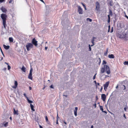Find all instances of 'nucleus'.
<instances>
[{"label": "nucleus", "instance_id": "f257e3e1", "mask_svg": "<svg viewBox=\"0 0 128 128\" xmlns=\"http://www.w3.org/2000/svg\"><path fill=\"white\" fill-rule=\"evenodd\" d=\"M106 70V73L108 74H110V72L109 67L107 65H104V67L101 68L100 70L101 72L102 73H104L105 72Z\"/></svg>", "mask_w": 128, "mask_h": 128}, {"label": "nucleus", "instance_id": "f03ea898", "mask_svg": "<svg viewBox=\"0 0 128 128\" xmlns=\"http://www.w3.org/2000/svg\"><path fill=\"white\" fill-rule=\"evenodd\" d=\"M7 16V15L5 14H2L1 15V18L2 20L3 24L5 28H6V21Z\"/></svg>", "mask_w": 128, "mask_h": 128}, {"label": "nucleus", "instance_id": "7ed1b4c3", "mask_svg": "<svg viewBox=\"0 0 128 128\" xmlns=\"http://www.w3.org/2000/svg\"><path fill=\"white\" fill-rule=\"evenodd\" d=\"M34 46L31 43H28L26 46V49L28 51L30 50Z\"/></svg>", "mask_w": 128, "mask_h": 128}, {"label": "nucleus", "instance_id": "20e7f679", "mask_svg": "<svg viewBox=\"0 0 128 128\" xmlns=\"http://www.w3.org/2000/svg\"><path fill=\"white\" fill-rule=\"evenodd\" d=\"M32 44L34 45L35 46H37L38 44V41L36 40L35 38H33L32 41Z\"/></svg>", "mask_w": 128, "mask_h": 128}, {"label": "nucleus", "instance_id": "39448f33", "mask_svg": "<svg viewBox=\"0 0 128 128\" xmlns=\"http://www.w3.org/2000/svg\"><path fill=\"white\" fill-rule=\"evenodd\" d=\"M96 6L95 9L97 11H99L100 9V6L99 3L98 2H96Z\"/></svg>", "mask_w": 128, "mask_h": 128}, {"label": "nucleus", "instance_id": "423d86ee", "mask_svg": "<svg viewBox=\"0 0 128 128\" xmlns=\"http://www.w3.org/2000/svg\"><path fill=\"white\" fill-rule=\"evenodd\" d=\"M110 83L109 82H106L105 84H104V90L106 91L108 87L109 84Z\"/></svg>", "mask_w": 128, "mask_h": 128}, {"label": "nucleus", "instance_id": "0eeeda50", "mask_svg": "<svg viewBox=\"0 0 128 128\" xmlns=\"http://www.w3.org/2000/svg\"><path fill=\"white\" fill-rule=\"evenodd\" d=\"M125 34V32H124L122 33H120V34H118V36L121 38H124L125 37L124 36Z\"/></svg>", "mask_w": 128, "mask_h": 128}, {"label": "nucleus", "instance_id": "6e6552de", "mask_svg": "<svg viewBox=\"0 0 128 128\" xmlns=\"http://www.w3.org/2000/svg\"><path fill=\"white\" fill-rule=\"evenodd\" d=\"M32 69L31 68L30 70V73L28 76V78L31 80H32Z\"/></svg>", "mask_w": 128, "mask_h": 128}, {"label": "nucleus", "instance_id": "1a4fd4ad", "mask_svg": "<svg viewBox=\"0 0 128 128\" xmlns=\"http://www.w3.org/2000/svg\"><path fill=\"white\" fill-rule=\"evenodd\" d=\"M78 12L80 14H83L82 10L81 7L79 6H78Z\"/></svg>", "mask_w": 128, "mask_h": 128}, {"label": "nucleus", "instance_id": "9d476101", "mask_svg": "<svg viewBox=\"0 0 128 128\" xmlns=\"http://www.w3.org/2000/svg\"><path fill=\"white\" fill-rule=\"evenodd\" d=\"M2 126H1L2 127L3 126L5 127H6L8 125V122H4L2 124H1Z\"/></svg>", "mask_w": 128, "mask_h": 128}, {"label": "nucleus", "instance_id": "9b49d317", "mask_svg": "<svg viewBox=\"0 0 128 128\" xmlns=\"http://www.w3.org/2000/svg\"><path fill=\"white\" fill-rule=\"evenodd\" d=\"M24 96L26 98L27 100L29 103H32V101L28 99V97L26 96V94L25 93L24 94Z\"/></svg>", "mask_w": 128, "mask_h": 128}, {"label": "nucleus", "instance_id": "f8f14e48", "mask_svg": "<svg viewBox=\"0 0 128 128\" xmlns=\"http://www.w3.org/2000/svg\"><path fill=\"white\" fill-rule=\"evenodd\" d=\"M106 96L104 94H102L101 96V98L103 100V101H104L106 99Z\"/></svg>", "mask_w": 128, "mask_h": 128}, {"label": "nucleus", "instance_id": "ddd939ff", "mask_svg": "<svg viewBox=\"0 0 128 128\" xmlns=\"http://www.w3.org/2000/svg\"><path fill=\"white\" fill-rule=\"evenodd\" d=\"M14 86H12V88H16L17 87L18 84L17 81H14Z\"/></svg>", "mask_w": 128, "mask_h": 128}, {"label": "nucleus", "instance_id": "4468645a", "mask_svg": "<svg viewBox=\"0 0 128 128\" xmlns=\"http://www.w3.org/2000/svg\"><path fill=\"white\" fill-rule=\"evenodd\" d=\"M1 9L2 12L5 13H6L7 11V10L3 7L1 8Z\"/></svg>", "mask_w": 128, "mask_h": 128}, {"label": "nucleus", "instance_id": "2eb2a0df", "mask_svg": "<svg viewBox=\"0 0 128 128\" xmlns=\"http://www.w3.org/2000/svg\"><path fill=\"white\" fill-rule=\"evenodd\" d=\"M108 57L110 58H114L115 56L113 54H110L108 55Z\"/></svg>", "mask_w": 128, "mask_h": 128}, {"label": "nucleus", "instance_id": "dca6fc26", "mask_svg": "<svg viewBox=\"0 0 128 128\" xmlns=\"http://www.w3.org/2000/svg\"><path fill=\"white\" fill-rule=\"evenodd\" d=\"M3 46L4 48V49H5L6 50H8L10 48V46H6L5 44H4L3 45Z\"/></svg>", "mask_w": 128, "mask_h": 128}, {"label": "nucleus", "instance_id": "f3484780", "mask_svg": "<svg viewBox=\"0 0 128 128\" xmlns=\"http://www.w3.org/2000/svg\"><path fill=\"white\" fill-rule=\"evenodd\" d=\"M14 112H13V114H16L18 115V110H15L14 108Z\"/></svg>", "mask_w": 128, "mask_h": 128}, {"label": "nucleus", "instance_id": "a211bd4d", "mask_svg": "<svg viewBox=\"0 0 128 128\" xmlns=\"http://www.w3.org/2000/svg\"><path fill=\"white\" fill-rule=\"evenodd\" d=\"M30 106L31 108V109L33 111H34L35 110L34 109V106L32 105L31 103H30Z\"/></svg>", "mask_w": 128, "mask_h": 128}, {"label": "nucleus", "instance_id": "6ab92c4d", "mask_svg": "<svg viewBox=\"0 0 128 128\" xmlns=\"http://www.w3.org/2000/svg\"><path fill=\"white\" fill-rule=\"evenodd\" d=\"M21 70L24 72H25L26 71V68L24 66H23L21 68Z\"/></svg>", "mask_w": 128, "mask_h": 128}, {"label": "nucleus", "instance_id": "aec40b11", "mask_svg": "<svg viewBox=\"0 0 128 128\" xmlns=\"http://www.w3.org/2000/svg\"><path fill=\"white\" fill-rule=\"evenodd\" d=\"M97 62H98V64L100 65L101 62V60L100 58H98V59L97 60Z\"/></svg>", "mask_w": 128, "mask_h": 128}, {"label": "nucleus", "instance_id": "412c9836", "mask_svg": "<svg viewBox=\"0 0 128 128\" xmlns=\"http://www.w3.org/2000/svg\"><path fill=\"white\" fill-rule=\"evenodd\" d=\"M45 118L46 122H47L48 123V124H49V123H50V122L48 120L47 116H45Z\"/></svg>", "mask_w": 128, "mask_h": 128}, {"label": "nucleus", "instance_id": "4be33fe9", "mask_svg": "<svg viewBox=\"0 0 128 128\" xmlns=\"http://www.w3.org/2000/svg\"><path fill=\"white\" fill-rule=\"evenodd\" d=\"M125 36V37L124 38H128V33H126L125 32V34L124 36Z\"/></svg>", "mask_w": 128, "mask_h": 128}, {"label": "nucleus", "instance_id": "5701e85b", "mask_svg": "<svg viewBox=\"0 0 128 128\" xmlns=\"http://www.w3.org/2000/svg\"><path fill=\"white\" fill-rule=\"evenodd\" d=\"M9 40L10 42H13V39L12 38L10 37L9 38Z\"/></svg>", "mask_w": 128, "mask_h": 128}, {"label": "nucleus", "instance_id": "b1692460", "mask_svg": "<svg viewBox=\"0 0 128 128\" xmlns=\"http://www.w3.org/2000/svg\"><path fill=\"white\" fill-rule=\"evenodd\" d=\"M109 15H110V16H112V12L110 10H109Z\"/></svg>", "mask_w": 128, "mask_h": 128}, {"label": "nucleus", "instance_id": "393cba45", "mask_svg": "<svg viewBox=\"0 0 128 128\" xmlns=\"http://www.w3.org/2000/svg\"><path fill=\"white\" fill-rule=\"evenodd\" d=\"M108 22H110V16L109 15H108Z\"/></svg>", "mask_w": 128, "mask_h": 128}, {"label": "nucleus", "instance_id": "a878e982", "mask_svg": "<svg viewBox=\"0 0 128 128\" xmlns=\"http://www.w3.org/2000/svg\"><path fill=\"white\" fill-rule=\"evenodd\" d=\"M108 49L107 48L106 49V52L104 53V55L106 56L108 54Z\"/></svg>", "mask_w": 128, "mask_h": 128}, {"label": "nucleus", "instance_id": "bb28decb", "mask_svg": "<svg viewBox=\"0 0 128 128\" xmlns=\"http://www.w3.org/2000/svg\"><path fill=\"white\" fill-rule=\"evenodd\" d=\"M95 39H96V38L94 37H93L92 39V40L91 42H94Z\"/></svg>", "mask_w": 128, "mask_h": 128}, {"label": "nucleus", "instance_id": "cd10ccee", "mask_svg": "<svg viewBox=\"0 0 128 128\" xmlns=\"http://www.w3.org/2000/svg\"><path fill=\"white\" fill-rule=\"evenodd\" d=\"M107 63L106 62L105 60H103L102 63L103 64H106Z\"/></svg>", "mask_w": 128, "mask_h": 128}, {"label": "nucleus", "instance_id": "c85d7f7f", "mask_svg": "<svg viewBox=\"0 0 128 128\" xmlns=\"http://www.w3.org/2000/svg\"><path fill=\"white\" fill-rule=\"evenodd\" d=\"M124 65L128 64V61L125 62L124 63Z\"/></svg>", "mask_w": 128, "mask_h": 128}, {"label": "nucleus", "instance_id": "c756f323", "mask_svg": "<svg viewBox=\"0 0 128 128\" xmlns=\"http://www.w3.org/2000/svg\"><path fill=\"white\" fill-rule=\"evenodd\" d=\"M78 109V107H76L75 108V109L74 110V112H77V111Z\"/></svg>", "mask_w": 128, "mask_h": 128}, {"label": "nucleus", "instance_id": "7c9ffc66", "mask_svg": "<svg viewBox=\"0 0 128 128\" xmlns=\"http://www.w3.org/2000/svg\"><path fill=\"white\" fill-rule=\"evenodd\" d=\"M100 110L102 111L103 110V109L102 108V106H100Z\"/></svg>", "mask_w": 128, "mask_h": 128}, {"label": "nucleus", "instance_id": "2f4dec72", "mask_svg": "<svg viewBox=\"0 0 128 128\" xmlns=\"http://www.w3.org/2000/svg\"><path fill=\"white\" fill-rule=\"evenodd\" d=\"M87 20H89V21L90 22H91L92 21V20L91 19L89 18H87Z\"/></svg>", "mask_w": 128, "mask_h": 128}, {"label": "nucleus", "instance_id": "473e14b6", "mask_svg": "<svg viewBox=\"0 0 128 128\" xmlns=\"http://www.w3.org/2000/svg\"><path fill=\"white\" fill-rule=\"evenodd\" d=\"M96 74L95 75H94V77H93V80H94L95 79V78H96Z\"/></svg>", "mask_w": 128, "mask_h": 128}, {"label": "nucleus", "instance_id": "72a5a7b5", "mask_svg": "<svg viewBox=\"0 0 128 128\" xmlns=\"http://www.w3.org/2000/svg\"><path fill=\"white\" fill-rule=\"evenodd\" d=\"M11 68V67L9 65L8 66V69L9 70Z\"/></svg>", "mask_w": 128, "mask_h": 128}, {"label": "nucleus", "instance_id": "f704fd0d", "mask_svg": "<svg viewBox=\"0 0 128 128\" xmlns=\"http://www.w3.org/2000/svg\"><path fill=\"white\" fill-rule=\"evenodd\" d=\"M74 115L76 116H77V112H74Z\"/></svg>", "mask_w": 128, "mask_h": 128}, {"label": "nucleus", "instance_id": "c9c22d12", "mask_svg": "<svg viewBox=\"0 0 128 128\" xmlns=\"http://www.w3.org/2000/svg\"><path fill=\"white\" fill-rule=\"evenodd\" d=\"M81 4L84 8H85L86 6L82 2Z\"/></svg>", "mask_w": 128, "mask_h": 128}, {"label": "nucleus", "instance_id": "e433bc0d", "mask_svg": "<svg viewBox=\"0 0 128 128\" xmlns=\"http://www.w3.org/2000/svg\"><path fill=\"white\" fill-rule=\"evenodd\" d=\"M13 0H10L9 2V3L10 4L13 1Z\"/></svg>", "mask_w": 128, "mask_h": 128}, {"label": "nucleus", "instance_id": "4c0bfd02", "mask_svg": "<svg viewBox=\"0 0 128 128\" xmlns=\"http://www.w3.org/2000/svg\"><path fill=\"white\" fill-rule=\"evenodd\" d=\"M59 118V117L58 116V114H57V118H56V120H58V119Z\"/></svg>", "mask_w": 128, "mask_h": 128}, {"label": "nucleus", "instance_id": "58836bf2", "mask_svg": "<svg viewBox=\"0 0 128 128\" xmlns=\"http://www.w3.org/2000/svg\"><path fill=\"white\" fill-rule=\"evenodd\" d=\"M114 29H113V27L112 28V29L110 31V32L112 33V32L113 31Z\"/></svg>", "mask_w": 128, "mask_h": 128}, {"label": "nucleus", "instance_id": "ea45409f", "mask_svg": "<svg viewBox=\"0 0 128 128\" xmlns=\"http://www.w3.org/2000/svg\"><path fill=\"white\" fill-rule=\"evenodd\" d=\"M94 106V108H96V103L95 104H94L93 105Z\"/></svg>", "mask_w": 128, "mask_h": 128}, {"label": "nucleus", "instance_id": "a19ab883", "mask_svg": "<svg viewBox=\"0 0 128 128\" xmlns=\"http://www.w3.org/2000/svg\"><path fill=\"white\" fill-rule=\"evenodd\" d=\"M92 43V44L91 45V46H92L94 45V42H91Z\"/></svg>", "mask_w": 128, "mask_h": 128}, {"label": "nucleus", "instance_id": "79ce46f5", "mask_svg": "<svg viewBox=\"0 0 128 128\" xmlns=\"http://www.w3.org/2000/svg\"><path fill=\"white\" fill-rule=\"evenodd\" d=\"M89 50H90V51H91V48L90 47V45L89 44Z\"/></svg>", "mask_w": 128, "mask_h": 128}, {"label": "nucleus", "instance_id": "37998d69", "mask_svg": "<svg viewBox=\"0 0 128 128\" xmlns=\"http://www.w3.org/2000/svg\"><path fill=\"white\" fill-rule=\"evenodd\" d=\"M50 88H54V87H53V86L52 85L50 86Z\"/></svg>", "mask_w": 128, "mask_h": 128}, {"label": "nucleus", "instance_id": "c03bdc74", "mask_svg": "<svg viewBox=\"0 0 128 128\" xmlns=\"http://www.w3.org/2000/svg\"><path fill=\"white\" fill-rule=\"evenodd\" d=\"M58 120H56V124H58Z\"/></svg>", "mask_w": 128, "mask_h": 128}, {"label": "nucleus", "instance_id": "a18cd8bd", "mask_svg": "<svg viewBox=\"0 0 128 128\" xmlns=\"http://www.w3.org/2000/svg\"><path fill=\"white\" fill-rule=\"evenodd\" d=\"M4 0H0V2H4Z\"/></svg>", "mask_w": 128, "mask_h": 128}, {"label": "nucleus", "instance_id": "49530a36", "mask_svg": "<svg viewBox=\"0 0 128 128\" xmlns=\"http://www.w3.org/2000/svg\"><path fill=\"white\" fill-rule=\"evenodd\" d=\"M40 0L42 2L44 3V2L43 0Z\"/></svg>", "mask_w": 128, "mask_h": 128}, {"label": "nucleus", "instance_id": "de8ad7c7", "mask_svg": "<svg viewBox=\"0 0 128 128\" xmlns=\"http://www.w3.org/2000/svg\"><path fill=\"white\" fill-rule=\"evenodd\" d=\"M48 48V47H45V49L46 50Z\"/></svg>", "mask_w": 128, "mask_h": 128}, {"label": "nucleus", "instance_id": "09e8293b", "mask_svg": "<svg viewBox=\"0 0 128 128\" xmlns=\"http://www.w3.org/2000/svg\"><path fill=\"white\" fill-rule=\"evenodd\" d=\"M0 50H1V52L2 53L3 52L2 51V49H1V47H0Z\"/></svg>", "mask_w": 128, "mask_h": 128}, {"label": "nucleus", "instance_id": "8fccbe9b", "mask_svg": "<svg viewBox=\"0 0 128 128\" xmlns=\"http://www.w3.org/2000/svg\"><path fill=\"white\" fill-rule=\"evenodd\" d=\"M126 107L124 108V110L125 111H126Z\"/></svg>", "mask_w": 128, "mask_h": 128}, {"label": "nucleus", "instance_id": "3c124183", "mask_svg": "<svg viewBox=\"0 0 128 128\" xmlns=\"http://www.w3.org/2000/svg\"><path fill=\"white\" fill-rule=\"evenodd\" d=\"M40 128H43L42 126L40 125Z\"/></svg>", "mask_w": 128, "mask_h": 128}, {"label": "nucleus", "instance_id": "603ef678", "mask_svg": "<svg viewBox=\"0 0 128 128\" xmlns=\"http://www.w3.org/2000/svg\"><path fill=\"white\" fill-rule=\"evenodd\" d=\"M29 88L30 90H31L32 88L31 87L29 86Z\"/></svg>", "mask_w": 128, "mask_h": 128}, {"label": "nucleus", "instance_id": "864d4df0", "mask_svg": "<svg viewBox=\"0 0 128 128\" xmlns=\"http://www.w3.org/2000/svg\"><path fill=\"white\" fill-rule=\"evenodd\" d=\"M124 118H126V117L125 116V114H124Z\"/></svg>", "mask_w": 128, "mask_h": 128}, {"label": "nucleus", "instance_id": "5fc2aeb1", "mask_svg": "<svg viewBox=\"0 0 128 128\" xmlns=\"http://www.w3.org/2000/svg\"><path fill=\"white\" fill-rule=\"evenodd\" d=\"M64 123L65 124H66V122H65V121L64 122Z\"/></svg>", "mask_w": 128, "mask_h": 128}, {"label": "nucleus", "instance_id": "6e6d98bb", "mask_svg": "<svg viewBox=\"0 0 128 128\" xmlns=\"http://www.w3.org/2000/svg\"><path fill=\"white\" fill-rule=\"evenodd\" d=\"M5 63L6 64H7L8 65V64L6 62H5Z\"/></svg>", "mask_w": 128, "mask_h": 128}, {"label": "nucleus", "instance_id": "4d7b16f0", "mask_svg": "<svg viewBox=\"0 0 128 128\" xmlns=\"http://www.w3.org/2000/svg\"><path fill=\"white\" fill-rule=\"evenodd\" d=\"M125 16L126 17V18H127L128 19V16H127L126 15Z\"/></svg>", "mask_w": 128, "mask_h": 128}, {"label": "nucleus", "instance_id": "13d9d810", "mask_svg": "<svg viewBox=\"0 0 128 128\" xmlns=\"http://www.w3.org/2000/svg\"><path fill=\"white\" fill-rule=\"evenodd\" d=\"M94 82L96 84V80L94 81Z\"/></svg>", "mask_w": 128, "mask_h": 128}, {"label": "nucleus", "instance_id": "bf43d9fd", "mask_svg": "<svg viewBox=\"0 0 128 128\" xmlns=\"http://www.w3.org/2000/svg\"><path fill=\"white\" fill-rule=\"evenodd\" d=\"M93 128V126L92 125V126L91 127V128Z\"/></svg>", "mask_w": 128, "mask_h": 128}, {"label": "nucleus", "instance_id": "052dcab7", "mask_svg": "<svg viewBox=\"0 0 128 128\" xmlns=\"http://www.w3.org/2000/svg\"><path fill=\"white\" fill-rule=\"evenodd\" d=\"M96 100H97V99H98V96H96Z\"/></svg>", "mask_w": 128, "mask_h": 128}, {"label": "nucleus", "instance_id": "680f3d73", "mask_svg": "<svg viewBox=\"0 0 128 128\" xmlns=\"http://www.w3.org/2000/svg\"><path fill=\"white\" fill-rule=\"evenodd\" d=\"M123 86L124 87V90H125L126 89V88L125 86L124 85Z\"/></svg>", "mask_w": 128, "mask_h": 128}, {"label": "nucleus", "instance_id": "e2e57ef3", "mask_svg": "<svg viewBox=\"0 0 128 128\" xmlns=\"http://www.w3.org/2000/svg\"><path fill=\"white\" fill-rule=\"evenodd\" d=\"M64 96H65L66 97H67V95H64Z\"/></svg>", "mask_w": 128, "mask_h": 128}, {"label": "nucleus", "instance_id": "0e129e2a", "mask_svg": "<svg viewBox=\"0 0 128 128\" xmlns=\"http://www.w3.org/2000/svg\"><path fill=\"white\" fill-rule=\"evenodd\" d=\"M97 85H98V86L99 85H100L99 83H98V84H97Z\"/></svg>", "mask_w": 128, "mask_h": 128}, {"label": "nucleus", "instance_id": "69168bd1", "mask_svg": "<svg viewBox=\"0 0 128 128\" xmlns=\"http://www.w3.org/2000/svg\"><path fill=\"white\" fill-rule=\"evenodd\" d=\"M108 29H110V26H108Z\"/></svg>", "mask_w": 128, "mask_h": 128}, {"label": "nucleus", "instance_id": "338daca9", "mask_svg": "<svg viewBox=\"0 0 128 128\" xmlns=\"http://www.w3.org/2000/svg\"><path fill=\"white\" fill-rule=\"evenodd\" d=\"M10 119L11 120H12V118L11 117H10Z\"/></svg>", "mask_w": 128, "mask_h": 128}, {"label": "nucleus", "instance_id": "774afa93", "mask_svg": "<svg viewBox=\"0 0 128 128\" xmlns=\"http://www.w3.org/2000/svg\"><path fill=\"white\" fill-rule=\"evenodd\" d=\"M110 29H108V32H109V31H110Z\"/></svg>", "mask_w": 128, "mask_h": 128}]
</instances>
